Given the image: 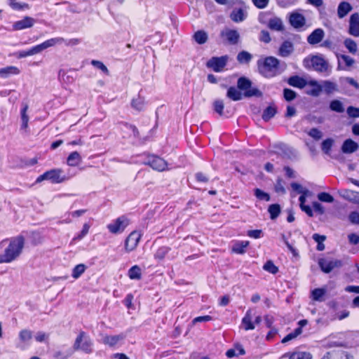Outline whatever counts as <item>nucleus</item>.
Segmentation results:
<instances>
[{
	"instance_id": "f257e3e1",
	"label": "nucleus",
	"mask_w": 359,
	"mask_h": 359,
	"mask_svg": "<svg viewBox=\"0 0 359 359\" xmlns=\"http://www.w3.org/2000/svg\"><path fill=\"white\" fill-rule=\"evenodd\" d=\"M259 73L266 79H272L283 72L285 65L282 67L280 61L274 56H266L257 62Z\"/></svg>"
},
{
	"instance_id": "f03ea898",
	"label": "nucleus",
	"mask_w": 359,
	"mask_h": 359,
	"mask_svg": "<svg viewBox=\"0 0 359 359\" xmlns=\"http://www.w3.org/2000/svg\"><path fill=\"white\" fill-rule=\"evenodd\" d=\"M25 243V239L22 235L11 238L8 246L0 254V263H11L16 260L22 254Z\"/></svg>"
},
{
	"instance_id": "7ed1b4c3",
	"label": "nucleus",
	"mask_w": 359,
	"mask_h": 359,
	"mask_svg": "<svg viewBox=\"0 0 359 359\" xmlns=\"http://www.w3.org/2000/svg\"><path fill=\"white\" fill-rule=\"evenodd\" d=\"M62 41H64V38L62 37L49 39L40 44L32 46L29 49L20 50L19 52V57H26L38 54L48 48L54 46L57 43H62Z\"/></svg>"
},
{
	"instance_id": "20e7f679",
	"label": "nucleus",
	"mask_w": 359,
	"mask_h": 359,
	"mask_svg": "<svg viewBox=\"0 0 359 359\" xmlns=\"http://www.w3.org/2000/svg\"><path fill=\"white\" fill-rule=\"evenodd\" d=\"M73 348L75 351H81L90 354L93 351V342L86 332L80 331L75 339Z\"/></svg>"
},
{
	"instance_id": "39448f33",
	"label": "nucleus",
	"mask_w": 359,
	"mask_h": 359,
	"mask_svg": "<svg viewBox=\"0 0 359 359\" xmlns=\"http://www.w3.org/2000/svg\"><path fill=\"white\" fill-rule=\"evenodd\" d=\"M252 81L245 76L240 77L237 81V88L240 90L243 91V95L245 97H262V93L261 90H259L257 88H252Z\"/></svg>"
},
{
	"instance_id": "423d86ee",
	"label": "nucleus",
	"mask_w": 359,
	"mask_h": 359,
	"mask_svg": "<svg viewBox=\"0 0 359 359\" xmlns=\"http://www.w3.org/2000/svg\"><path fill=\"white\" fill-rule=\"evenodd\" d=\"M62 173L63 170L61 168L47 170L36 178V183H40L43 180H49L52 184L62 183L66 180V177Z\"/></svg>"
},
{
	"instance_id": "0eeeda50",
	"label": "nucleus",
	"mask_w": 359,
	"mask_h": 359,
	"mask_svg": "<svg viewBox=\"0 0 359 359\" xmlns=\"http://www.w3.org/2000/svg\"><path fill=\"white\" fill-rule=\"evenodd\" d=\"M130 221L126 215H121L107 225V229L111 234H121L130 224Z\"/></svg>"
},
{
	"instance_id": "6e6552de",
	"label": "nucleus",
	"mask_w": 359,
	"mask_h": 359,
	"mask_svg": "<svg viewBox=\"0 0 359 359\" xmlns=\"http://www.w3.org/2000/svg\"><path fill=\"white\" fill-rule=\"evenodd\" d=\"M142 233L140 231L134 230L131 231L125 238L124 252L130 253L135 251L140 242Z\"/></svg>"
},
{
	"instance_id": "1a4fd4ad",
	"label": "nucleus",
	"mask_w": 359,
	"mask_h": 359,
	"mask_svg": "<svg viewBox=\"0 0 359 359\" xmlns=\"http://www.w3.org/2000/svg\"><path fill=\"white\" fill-rule=\"evenodd\" d=\"M271 15V12H263L259 14V21L262 24H266L269 29L273 31L281 32L284 29V25L282 20L276 16L271 18L267 20V16Z\"/></svg>"
},
{
	"instance_id": "9d476101",
	"label": "nucleus",
	"mask_w": 359,
	"mask_h": 359,
	"mask_svg": "<svg viewBox=\"0 0 359 359\" xmlns=\"http://www.w3.org/2000/svg\"><path fill=\"white\" fill-rule=\"evenodd\" d=\"M145 164L149 165L154 170L158 172H163L168 170L167 161L163 158L154 154H149L147 156Z\"/></svg>"
},
{
	"instance_id": "9b49d317",
	"label": "nucleus",
	"mask_w": 359,
	"mask_h": 359,
	"mask_svg": "<svg viewBox=\"0 0 359 359\" xmlns=\"http://www.w3.org/2000/svg\"><path fill=\"white\" fill-rule=\"evenodd\" d=\"M229 57L222 55L221 57H212L206 63L207 67L212 69L215 72H221L224 70L228 62Z\"/></svg>"
},
{
	"instance_id": "f8f14e48",
	"label": "nucleus",
	"mask_w": 359,
	"mask_h": 359,
	"mask_svg": "<svg viewBox=\"0 0 359 359\" xmlns=\"http://www.w3.org/2000/svg\"><path fill=\"white\" fill-rule=\"evenodd\" d=\"M321 359H354V357L347 351L337 348L326 352Z\"/></svg>"
},
{
	"instance_id": "ddd939ff",
	"label": "nucleus",
	"mask_w": 359,
	"mask_h": 359,
	"mask_svg": "<svg viewBox=\"0 0 359 359\" xmlns=\"http://www.w3.org/2000/svg\"><path fill=\"white\" fill-rule=\"evenodd\" d=\"M320 269L326 273H330L334 268L340 267L342 266V262L341 260H327L326 259H320L318 262Z\"/></svg>"
},
{
	"instance_id": "4468645a",
	"label": "nucleus",
	"mask_w": 359,
	"mask_h": 359,
	"mask_svg": "<svg viewBox=\"0 0 359 359\" xmlns=\"http://www.w3.org/2000/svg\"><path fill=\"white\" fill-rule=\"evenodd\" d=\"M220 36L222 38L225 37L228 43L231 45H236L238 43L240 35L237 30L226 29L221 31Z\"/></svg>"
},
{
	"instance_id": "2eb2a0df",
	"label": "nucleus",
	"mask_w": 359,
	"mask_h": 359,
	"mask_svg": "<svg viewBox=\"0 0 359 359\" xmlns=\"http://www.w3.org/2000/svg\"><path fill=\"white\" fill-rule=\"evenodd\" d=\"M313 69L319 72H326L328 69L327 61L321 56L314 55L311 60Z\"/></svg>"
},
{
	"instance_id": "dca6fc26",
	"label": "nucleus",
	"mask_w": 359,
	"mask_h": 359,
	"mask_svg": "<svg viewBox=\"0 0 359 359\" xmlns=\"http://www.w3.org/2000/svg\"><path fill=\"white\" fill-rule=\"evenodd\" d=\"M348 33L355 37L359 36V14L355 13L350 17Z\"/></svg>"
},
{
	"instance_id": "f3484780",
	"label": "nucleus",
	"mask_w": 359,
	"mask_h": 359,
	"mask_svg": "<svg viewBox=\"0 0 359 359\" xmlns=\"http://www.w3.org/2000/svg\"><path fill=\"white\" fill-rule=\"evenodd\" d=\"M294 52V45L289 40H285L280 46L278 55L282 57H287Z\"/></svg>"
},
{
	"instance_id": "a211bd4d",
	"label": "nucleus",
	"mask_w": 359,
	"mask_h": 359,
	"mask_svg": "<svg viewBox=\"0 0 359 359\" xmlns=\"http://www.w3.org/2000/svg\"><path fill=\"white\" fill-rule=\"evenodd\" d=\"M34 19L29 16H25L22 20L14 22L13 27L15 30H22L32 27L34 24Z\"/></svg>"
},
{
	"instance_id": "6ab92c4d",
	"label": "nucleus",
	"mask_w": 359,
	"mask_h": 359,
	"mask_svg": "<svg viewBox=\"0 0 359 359\" xmlns=\"http://www.w3.org/2000/svg\"><path fill=\"white\" fill-rule=\"evenodd\" d=\"M324 37V31L320 29H316L307 37V41L311 45H316L320 43Z\"/></svg>"
},
{
	"instance_id": "aec40b11",
	"label": "nucleus",
	"mask_w": 359,
	"mask_h": 359,
	"mask_svg": "<svg viewBox=\"0 0 359 359\" xmlns=\"http://www.w3.org/2000/svg\"><path fill=\"white\" fill-rule=\"evenodd\" d=\"M290 25L296 28H301L305 25V18L302 14L298 13H292L289 19Z\"/></svg>"
},
{
	"instance_id": "412c9836",
	"label": "nucleus",
	"mask_w": 359,
	"mask_h": 359,
	"mask_svg": "<svg viewBox=\"0 0 359 359\" xmlns=\"http://www.w3.org/2000/svg\"><path fill=\"white\" fill-rule=\"evenodd\" d=\"M287 83L292 87L302 89L304 88L308 83L304 78L298 75H294L288 78Z\"/></svg>"
},
{
	"instance_id": "4be33fe9",
	"label": "nucleus",
	"mask_w": 359,
	"mask_h": 359,
	"mask_svg": "<svg viewBox=\"0 0 359 359\" xmlns=\"http://www.w3.org/2000/svg\"><path fill=\"white\" fill-rule=\"evenodd\" d=\"M20 72V69L15 66H7L0 69V77L7 79L12 75H18Z\"/></svg>"
},
{
	"instance_id": "5701e85b",
	"label": "nucleus",
	"mask_w": 359,
	"mask_h": 359,
	"mask_svg": "<svg viewBox=\"0 0 359 359\" xmlns=\"http://www.w3.org/2000/svg\"><path fill=\"white\" fill-rule=\"evenodd\" d=\"M359 148L358 144L351 139L346 140L341 146V150L345 154H352Z\"/></svg>"
},
{
	"instance_id": "b1692460",
	"label": "nucleus",
	"mask_w": 359,
	"mask_h": 359,
	"mask_svg": "<svg viewBox=\"0 0 359 359\" xmlns=\"http://www.w3.org/2000/svg\"><path fill=\"white\" fill-rule=\"evenodd\" d=\"M252 311L250 309H248L244 317L242 318L241 323L243 326V328L245 331L248 330H252L255 328L254 322L252 320Z\"/></svg>"
},
{
	"instance_id": "393cba45",
	"label": "nucleus",
	"mask_w": 359,
	"mask_h": 359,
	"mask_svg": "<svg viewBox=\"0 0 359 359\" xmlns=\"http://www.w3.org/2000/svg\"><path fill=\"white\" fill-rule=\"evenodd\" d=\"M250 242L248 241H236L232 248L231 252L236 254L243 255L246 252V248L248 247Z\"/></svg>"
},
{
	"instance_id": "a878e982",
	"label": "nucleus",
	"mask_w": 359,
	"mask_h": 359,
	"mask_svg": "<svg viewBox=\"0 0 359 359\" xmlns=\"http://www.w3.org/2000/svg\"><path fill=\"white\" fill-rule=\"evenodd\" d=\"M125 338L124 334H120L117 335H106L102 339V342L105 345L111 347L116 346L121 340Z\"/></svg>"
},
{
	"instance_id": "bb28decb",
	"label": "nucleus",
	"mask_w": 359,
	"mask_h": 359,
	"mask_svg": "<svg viewBox=\"0 0 359 359\" xmlns=\"http://www.w3.org/2000/svg\"><path fill=\"white\" fill-rule=\"evenodd\" d=\"M170 250L171 248L168 246H161L155 252L154 257L156 261L161 262L165 258Z\"/></svg>"
},
{
	"instance_id": "cd10ccee",
	"label": "nucleus",
	"mask_w": 359,
	"mask_h": 359,
	"mask_svg": "<svg viewBox=\"0 0 359 359\" xmlns=\"http://www.w3.org/2000/svg\"><path fill=\"white\" fill-rule=\"evenodd\" d=\"M81 162V156L78 151H73L67 158V163L71 167H76Z\"/></svg>"
},
{
	"instance_id": "c85d7f7f",
	"label": "nucleus",
	"mask_w": 359,
	"mask_h": 359,
	"mask_svg": "<svg viewBox=\"0 0 359 359\" xmlns=\"http://www.w3.org/2000/svg\"><path fill=\"white\" fill-rule=\"evenodd\" d=\"M131 107L137 111H142L145 108L144 98L140 95L137 97H133L131 100Z\"/></svg>"
},
{
	"instance_id": "c756f323",
	"label": "nucleus",
	"mask_w": 359,
	"mask_h": 359,
	"mask_svg": "<svg viewBox=\"0 0 359 359\" xmlns=\"http://www.w3.org/2000/svg\"><path fill=\"white\" fill-rule=\"evenodd\" d=\"M226 96L233 101H238L243 98V94L234 86L228 88Z\"/></svg>"
},
{
	"instance_id": "7c9ffc66",
	"label": "nucleus",
	"mask_w": 359,
	"mask_h": 359,
	"mask_svg": "<svg viewBox=\"0 0 359 359\" xmlns=\"http://www.w3.org/2000/svg\"><path fill=\"white\" fill-rule=\"evenodd\" d=\"M193 39L200 45L204 44L208 39V36L204 30H198L193 35Z\"/></svg>"
},
{
	"instance_id": "2f4dec72",
	"label": "nucleus",
	"mask_w": 359,
	"mask_h": 359,
	"mask_svg": "<svg viewBox=\"0 0 359 359\" xmlns=\"http://www.w3.org/2000/svg\"><path fill=\"white\" fill-rule=\"evenodd\" d=\"M352 9L351 4L348 2H341L338 6L337 14L340 18L345 17Z\"/></svg>"
},
{
	"instance_id": "473e14b6",
	"label": "nucleus",
	"mask_w": 359,
	"mask_h": 359,
	"mask_svg": "<svg viewBox=\"0 0 359 359\" xmlns=\"http://www.w3.org/2000/svg\"><path fill=\"white\" fill-rule=\"evenodd\" d=\"M128 276L131 280H140L142 278V271L138 265H134L129 269Z\"/></svg>"
},
{
	"instance_id": "72a5a7b5",
	"label": "nucleus",
	"mask_w": 359,
	"mask_h": 359,
	"mask_svg": "<svg viewBox=\"0 0 359 359\" xmlns=\"http://www.w3.org/2000/svg\"><path fill=\"white\" fill-rule=\"evenodd\" d=\"M309 84L313 88L309 92H307V94L314 97L318 96L323 90L322 86L315 80L310 81Z\"/></svg>"
},
{
	"instance_id": "f704fd0d",
	"label": "nucleus",
	"mask_w": 359,
	"mask_h": 359,
	"mask_svg": "<svg viewBox=\"0 0 359 359\" xmlns=\"http://www.w3.org/2000/svg\"><path fill=\"white\" fill-rule=\"evenodd\" d=\"M277 113V109L275 106H268L262 113V119L264 121H269Z\"/></svg>"
},
{
	"instance_id": "c9c22d12",
	"label": "nucleus",
	"mask_w": 359,
	"mask_h": 359,
	"mask_svg": "<svg viewBox=\"0 0 359 359\" xmlns=\"http://www.w3.org/2000/svg\"><path fill=\"white\" fill-rule=\"evenodd\" d=\"M312 355L307 351H294L289 353V359H312Z\"/></svg>"
},
{
	"instance_id": "e433bc0d",
	"label": "nucleus",
	"mask_w": 359,
	"mask_h": 359,
	"mask_svg": "<svg viewBox=\"0 0 359 359\" xmlns=\"http://www.w3.org/2000/svg\"><path fill=\"white\" fill-rule=\"evenodd\" d=\"M252 58V55L245 50L239 52L237 55V60L240 64H248Z\"/></svg>"
},
{
	"instance_id": "4c0bfd02",
	"label": "nucleus",
	"mask_w": 359,
	"mask_h": 359,
	"mask_svg": "<svg viewBox=\"0 0 359 359\" xmlns=\"http://www.w3.org/2000/svg\"><path fill=\"white\" fill-rule=\"evenodd\" d=\"M281 211L280 205L278 203L271 204L268 208V212L271 219H276Z\"/></svg>"
},
{
	"instance_id": "58836bf2",
	"label": "nucleus",
	"mask_w": 359,
	"mask_h": 359,
	"mask_svg": "<svg viewBox=\"0 0 359 359\" xmlns=\"http://www.w3.org/2000/svg\"><path fill=\"white\" fill-rule=\"evenodd\" d=\"M230 16L231 19L236 22H242L245 19L244 11L242 8L234 9Z\"/></svg>"
},
{
	"instance_id": "ea45409f",
	"label": "nucleus",
	"mask_w": 359,
	"mask_h": 359,
	"mask_svg": "<svg viewBox=\"0 0 359 359\" xmlns=\"http://www.w3.org/2000/svg\"><path fill=\"white\" fill-rule=\"evenodd\" d=\"M330 109L337 113H343L344 111L343 103L338 100H333L330 102Z\"/></svg>"
},
{
	"instance_id": "a19ab883",
	"label": "nucleus",
	"mask_w": 359,
	"mask_h": 359,
	"mask_svg": "<svg viewBox=\"0 0 359 359\" xmlns=\"http://www.w3.org/2000/svg\"><path fill=\"white\" fill-rule=\"evenodd\" d=\"M254 195L259 201L268 202L271 200V196L269 194L264 191L263 190L259 188H256L254 189Z\"/></svg>"
},
{
	"instance_id": "79ce46f5",
	"label": "nucleus",
	"mask_w": 359,
	"mask_h": 359,
	"mask_svg": "<svg viewBox=\"0 0 359 359\" xmlns=\"http://www.w3.org/2000/svg\"><path fill=\"white\" fill-rule=\"evenodd\" d=\"M86 269V266L85 264H77L74 267V269L72 270V276L74 279H77L85 272Z\"/></svg>"
},
{
	"instance_id": "37998d69",
	"label": "nucleus",
	"mask_w": 359,
	"mask_h": 359,
	"mask_svg": "<svg viewBox=\"0 0 359 359\" xmlns=\"http://www.w3.org/2000/svg\"><path fill=\"white\" fill-rule=\"evenodd\" d=\"M263 269L271 274H276L278 272V267L272 260H267L263 265Z\"/></svg>"
},
{
	"instance_id": "c03bdc74",
	"label": "nucleus",
	"mask_w": 359,
	"mask_h": 359,
	"mask_svg": "<svg viewBox=\"0 0 359 359\" xmlns=\"http://www.w3.org/2000/svg\"><path fill=\"white\" fill-rule=\"evenodd\" d=\"M8 4L14 11H22L29 8V5L26 3H18L17 0H8Z\"/></svg>"
},
{
	"instance_id": "a18cd8bd",
	"label": "nucleus",
	"mask_w": 359,
	"mask_h": 359,
	"mask_svg": "<svg viewBox=\"0 0 359 359\" xmlns=\"http://www.w3.org/2000/svg\"><path fill=\"white\" fill-rule=\"evenodd\" d=\"M27 109H28V106L25 105L20 111L21 119H22L21 128L25 129V130L27 129L28 127L29 116L27 114Z\"/></svg>"
},
{
	"instance_id": "49530a36",
	"label": "nucleus",
	"mask_w": 359,
	"mask_h": 359,
	"mask_svg": "<svg viewBox=\"0 0 359 359\" xmlns=\"http://www.w3.org/2000/svg\"><path fill=\"white\" fill-rule=\"evenodd\" d=\"M19 339L22 342H26L32 339V332L27 329H23L19 332Z\"/></svg>"
},
{
	"instance_id": "de8ad7c7",
	"label": "nucleus",
	"mask_w": 359,
	"mask_h": 359,
	"mask_svg": "<svg viewBox=\"0 0 359 359\" xmlns=\"http://www.w3.org/2000/svg\"><path fill=\"white\" fill-rule=\"evenodd\" d=\"M90 64L95 68L101 70L105 75H109V71L107 69V66L101 61L93 60L90 62Z\"/></svg>"
},
{
	"instance_id": "09e8293b",
	"label": "nucleus",
	"mask_w": 359,
	"mask_h": 359,
	"mask_svg": "<svg viewBox=\"0 0 359 359\" xmlns=\"http://www.w3.org/2000/svg\"><path fill=\"white\" fill-rule=\"evenodd\" d=\"M344 46L351 53L355 54L357 52V43L353 39H346Z\"/></svg>"
},
{
	"instance_id": "8fccbe9b",
	"label": "nucleus",
	"mask_w": 359,
	"mask_h": 359,
	"mask_svg": "<svg viewBox=\"0 0 359 359\" xmlns=\"http://www.w3.org/2000/svg\"><path fill=\"white\" fill-rule=\"evenodd\" d=\"M297 95V93L290 88H285L283 89V97L287 102L294 100Z\"/></svg>"
},
{
	"instance_id": "3c124183",
	"label": "nucleus",
	"mask_w": 359,
	"mask_h": 359,
	"mask_svg": "<svg viewBox=\"0 0 359 359\" xmlns=\"http://www.w3.org/2000/svg\"><path fill=\"white\" fill-rule=\"evenodd\" d=\"M224 102L222 100H216L213 102V109L214 111L217 113L219 116H223L224 114Z\"/></svg>"
},
{
	"instance_id": "603ef678",
	"label": "nucleus",
	"mask_w": 359,
	"mask_h": 359,
	"mask_svg": "<svg viewBox=\"0 0 359 359\" xmlns=\"http://www.w3.org/2000/svg\"><path fill=\"white\" fill-rule=\"evenodd\" d=\"M301 334H302V331L300 330V328H295L292 332L289 333L285 337H283L281 342L283 344H285V343L288 342L289 341L295 339L297 337H298Z\"/></svg>"
},
{
	"instance_id": "864d4df0",
	"label": "nucleus",
	"mask_w": 359,
	"mask_h": 359,
	"mask_svg": "<svg viewBox=\"0 0 359 359\" xmlns=\"http://www.w3.org/2000/svg\"><path fill=\"white\" fill-rule=\"evenodd\" d=\"M325 294V290L323 288H316L312 292V299L315 301H322L323 297Z\"/></svg>"
},
{
	"instance_id": "5fc2aeb1",
	"label": "nucleus",
	"mask_w": 359,
	"mask_h": 359,
	"mask_svg": "<svg viewBox=\"0 0 359 359\" xmlns=\"http://www.w3.org/2000/svg\"><path fill=\"white\" fill-rule=\"evenodd\" d=\"M90 227L89 224L85 223L81 232L74 237L73 241H81L83 239L88 233Z\"/></svg>"
},
{
	"instance_id": "6e6d98bb",
	"label": "nucleus",
	"mask_w": 359,
	"mask_h": 359,
	"mask_svg": "<svg viewBox=\"0 0 359 359\" xmlns=\"http://www.w3.org/2000/svg\"><path fill=\"white\" fill-rule=\"evenodd\" d=\"M318 198L322 202L332 203L334 201V197L327 192H320L318 194Z\"/></svg>"
},
{
	"instance_id": "4d7b16f0",
	"label": "nucleus",
	"mask_w": 359,
	"mask_h": 359,
	"mask_svg": "<svg viewBox=\"0 0 359 359\" xmlns=\"http://www.w3.org/2000/svg\"><path fill=\"white\" fill-rule=\"evenodd\" d=\"M133 300L134 295L132 293H128L123 299V303L128 309H134Z\"/></svg>"
},
{
	"instance_id": "13d9d810",
	"label": "nucleus",
	"mask_w": 359,
	"mask_h": 359,
	"mask_svg": "<svg viewBox=\"0 0 359 359\" xmlns=\"http://www.w3.org/2000/svg\"><path fill=\"white\" fill-rule=\"evenodd\" d=\"M212 320V317L209 315L198 316L192 320V325H196L197 323L208 322Z\"/></svg>"
},
{
	"instance_id": "bf43d9fd",
	"label": "nucleus",
	"mask_w": 359,
	"mask_h": 359,
	"mask_svg": "<svg viewBox=\"0 0 359 359\" xmlns=\"http://www.w3.org/2000/svg\"><path fill=\"white\" fill-rule=\"evenodd\" d=\"M123 126H126L127 128L130 130L133 134V136L136 138H139L140 137V132L137 129V128L133 124L128 123L127 122L123 123Z\"/></svg>"
},
{
	"instance_id": "052dcab7",
	"label": "nucleus",
	"mask_w": 359,
	"mask_h": 359,
	"mask_svg": "<svg viewBox=\"0 0 359 359\" xmlns=\"http://www.w3.org/2000/svg\"><path fill=\"white\" fill-rule=\"evenodd\" d=\"M309 135L316 140L321 139L323 136L321 131L316 128H311L309 132Z\"/></svg>"
},
{
	"instance_id": "680f3d73",
	"label": "nucleus",
	"mask_w": 359,
	"mask_h": 359,
	"mask_svg": "<svg viewBox=\"0 0 359 359\" xmlns=\"http://www.w3.org/2000/svg\"><path fill=\"white\" fill-rule=\"evenodd\" d=\"M264 323L266 325V327L269 329L274 328L275 327L273 325L274 323V318L273 316L266 314L264 316Z\"/></svg>"
},
{
	"instance_id": "e2e57ef3",
	"label": "nucleus",
	"mask_w": 359,
	"mask_h": 359,
	"mask_svg": "<svg viewBox=\"0 0 359 359\" xmlns=\"http://www.w3.org/2000/svg\"><path fill=\"white\" fill-rule=\"evenodd\" d=\"M347 114L351 118H358L359 108L350 106L347 108Z\"/></svg>"
},
{
	"instance_id": "0e129e2a",
	"label": "nucleus",
	"mask_w": 359,
	"mask_h": 359,
	"mask_svg": "<svg viewBox=\"0 0 359 359\" xmlns=\"http://www.w3.org/2000/svg\"><path fill=\"white\" fill-rule=\"evenodd\" d=\"M333 141L331 139H326L322 142V149L326 153H329L331 150Z\"/></svg>"
},
{
	"instance_id": "69168bd1",
	"label": "nucleus",
	"mask_w": 359,
	"mask_h": 359,
	"mask_svg": "<svg viewBox=\"0 0 359 359\" xmlns=\"http://www.w3.org/2000/svg\"><path fill=\"white\" fill-rule=\"evenodd\" d=\"M349 221L353 224H359V212L352 211L348 215Z\"/></svg>"
},
{
	"instance_id": "338daca9",
	"label": "nucleus",
	"mask_w": 359,
	"mask_h": 359,
	"mask_svg": "<svg viewBox=\"0 0 359 359\" xmlns=\"http://www.w3.org/2000/svg\"><path fill=\"white\" fill-rule=\"evenodd\" d=\"M252 1L255 6L259 9L266 8L269 3V0H252Z\"/></svg>"
},
{
	"instance_id": "774afa93",
	"label": "nucleus",
	"mask_w": 359,
	"mask_h": 359,
	"mask_svg": "<svg viewBox=\"0 0 359 359\" xmlns=\"http://www.w3.org/2000/svg\"><path fill=\"white\" fill-rule=\"evenodd\" d=\"M48 334L45 332H38L34 338L37 342L41 343L47 341L48 339Z\"/></svg>"
}]
</instances>
